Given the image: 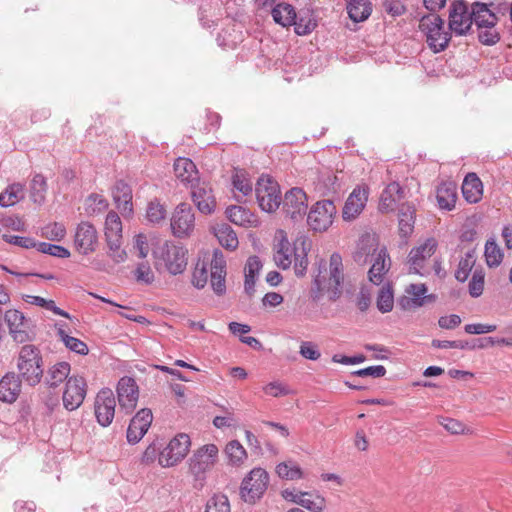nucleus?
Instances as JSON below:
<instances>
[{
	"instance_id": "57",
	"label": "nucleus",
	"mask_w": 512,
	"mask_h": 512,
	"mask_svg": "<svg viewBox=\"0 0 512 512\" xmlns=\"http://www.w3.org/2000/svg\"><path fill=\"white\" fill-rule=\"evenodd\" d=\"M266 395L272 397L286 396L291 393L289 386L281 381H272L263 387Z\"/></svg>"
},
{
	"instance_id": "10",
	"label": "nucleus",
	"mask_w": 512,
	"mask_h": 512,
	"mask_svg": "<svg viewBox=\"0 0 512 512\" xmlns=\"http://www.w3.org/2000/svg\"><path fill=\"white\" fill-rule=\"evenodd\" d=\"M191 446L190 437L180 433L172 438L159 453V465L161 467H173L181 462L189 452Z\"/></svg>"
},
{
	"instance_id": "4",
	"label": "nucleus",
	"mask_w": 512,
	"mask_h": 512,
	"mask_svg": "<svg viewBox=\"0 0 512 512\" xmlns=\"http://www.w3.org/2000/svg\"><path fill=\"white\" fill-rule=\"evenodd\" d=\"M18 376L29 386L38 385L43 378V358L40 349L32 344L23 345L16 357Z\"/></svg>"
},
{
	"instance_id": "53",
	"label": "nucleus",
	"mask_w": 512,
	"mask_h": 512,
	"mask_svg": "<svg viewBox=\"0 0 512 512\" xmlns=\"http://www.w3.org/2000/svg\"><path fill=\"white\" fill-rule=\"evenodd\" d=\"M474 263V252H467L465 257H463L459 262V266L455 272L456 279L460 282L466 281Z\"/></svg>"
},
{
	"instance_id": "32",
	"label": "nucleus",
	"mask_w": 512,
	"mask_h": 512,
	"mask_svg": "<svg viewBox=\"0 0 512 512\" xmlns=\"http://www.w3.org/2000/svg\"><path fill=\"white\" fill-rule=\"evenodd\" d=\"M436 199L439 207L452 210L457 200V187L453 182H443L437 187Z\"/></svg>"
},
{
	"instance_id": "37",
	"label": "nucleus",
	"mask_w": 512,
	"mask_h": 512,
	"mask_svg": "<svg viewBox=\"0 0 512 512\" xmlns=\"http://www.w3.org/2000/svg\"><path fill=\"white\" fill-rule=\"evenodd\" d=\"M227 218L234 224L239 226H251L256 220L250 210L242 206H230L226 209Z\"/></svg>"
},
{
	"instance_id": "8",
	"label": "nucleus",
	"mask_w": 512,
	"mask_h": 512,
	"mask_svg": "<svg viewBox=\"0 0 512 512\" xmlns=\"http://www.w3.org/2000/svg\"><path fill=\"white\" fill-rule=\"evenodd\" d=\"M195 213L190 204L179 203L173 210L170 218V228L174 237L189 238L195 229Z\"/></svg>"
},
{
	"instance_id": "15",
	"label": "nucleus",
	"mask_w": 512,
	"mask_h": 512,
	"mask_svg": "<svg viewBox=\"0 0 512 512\" xmlns=\"http://www.w3.org/2000/svg\"><path fill=\"white\" fill-rule=\"evenodd\" d=\"M99 244V235L95 226L88 222H80L74 234V245L82 255H89L96 251Z\"/></svg>"
},
{
	"instance_id": "33",
	"label": "nucleus",
	"mask_w": 512,
	"mask_h": 512,
	"mask_svg": "<svg viewBox=\"0 0 512 512\" xmlns=\"http://www.w3.org/2000/svg\"><path fill=\"white\" fill-rule=\"evenodd\" d=\"M472 17L473 23L477 25L478 29L495 26L498 21V17L488 8V4L478 1L472 5Z\"/></svg>"
},
{
	"instance_id": "3",
	"label": "nucleus",
	"mask_w": 512,
	"mask_h": 512,
	"mask_svg": "<svg viewBox=\"0 0 512 512\" xmlns=\"http://www.w3.org/2000/svg\"><path fill=\"white\" fill-rule=\"evenodd\" d=\"M156 269H166L170 274L184 272L187 266V250L172 241H159L152 250Z\"/></svg>"
},
{
	"instance_id": "16",
	"label": "nucleus",
	"mask_w": 512,
	"mask_h": 512,
	"mask_svg": "<svg viewBox=\"0 0 512 512\" xmlns=\"http://www.w3.org/2000/svg\"><path fill=\"white\" fill-rule=\"evenodd\" d=\"M116 399L109 388L101 389L95 398L94 412L97 422L103 426H109L115 416Z\"/></svg>"
},
{
	"instance_id": "41",
	"label": "nucleus",
	"mask_w": 512,
	"mask_h": 512,
	"mask_svg": "<svg viewBox=\"0 0 512 512\" xmlns=\"http://www.w3.org/2000/svg\"><path fill=\"white\" fill-rule=\"evenodd\" d=\"M105 236L106 241L122 239V222L119 215L110 211L105 219Z\"/></svg>"
},
{
	"instance_id": "23",
	"label": "nucleus",
	"mask_w": 512,
	"mask_h": 512,
	"mask_svg": "<svg viewBox=\"0 0 512 512\" xmlns=\"http://www.w3.org/2000/svg\"><path fill=\"white\" fill-rule=\"evenodd\" d=\"M226 261L223 254L216 250L210 265V282L213 291L217 295H223L226 292Z\"/></svg>"
},
{
	"instance_id": "2",
	"label": "nucleus",
	"mask_w": 512,
	"mask_h": 512,
	"mask_svg": "<svg viewBox=\"0 0 512 512\" xmlns=\"http://www.w3.org/2000/svg\"><path fill=\"white\" fill-rule=\"evenodd\" d=\"M376 250L374 240L369 237L362 238L354 253V260L358 263L365 264L368 261V256L372 255V266L368 272L369 280L375 285H380L390 268L391 261L386 248H381L377 254H375Z\"/></svg>"
},
{
	"instance_id": "22",
	"label": "nucleus",
	"mask_w": 512,
	"mask_h": 512,
	"mask_svg": "<svg viewBox=\"0 0 512 512\" xmlns=\"http://www.w3.org/2000/svg\"><path fill=\"white\" fill-rule=\"evenodd\" d=\"M153 415L150 409L144 408L131 419L127 429V441L131 444L138 443L151 426Z\"/></svg>"
},
{
	"instance_id": "44",
	"label": "nucleus",
	"mask_w": 512,
	"mask_h": 512,
	"mask_svg": "<svg viewBox=\"0 0 512 512\" xmlns=\"http://www.w3.org/2000/svg\"><path fill=\"white\" fill-rule=\"evenodd\" d=\"M339 188H340V183L338 181L337 176L330 172L322 175L319 178L318 183L316 185V190L321 195L335 194V193H337Z\"/></svg>"
},
{
	"instance_id": "56",
	"label": "nucleus",
	"mask_w": 512,
	"mask_h": 512,
	"mask_svg": "<svg viewBox=\"0 0 512 512\" xmlns=\"http://www.w3.org/2000/svg\"><path fill=\"white\" fill-rule=\"evenodd\" d=\"M484 278L485 274L481 269L473 272L469 282V294L473 298H478L482 295L484 290Z\"/></svg>"
},
{
	"instance_id": "13",
	"label": "nucleus",
	"mask_w": 512,
	"mask_h": 512,
	"mask_svg": "<svg viewBox=\"0 0 512 512\" xmlns=\"http://www.w3.org/2000/svg\"><path fill=\"white\" fill-rule=\"evenodd\" d=\"M218 447L215 444H206L197 449L189 459V471L198 479H203L204 474L217 462Z\"/></svg>"
},
{
	"instance_id": "45",
	"label": "nucleus",
	"mask_w": 512,
	"mask_h": 512,
	"mask_svg": "<svg viewBox=\"0 0 512 512\" xmlns=\"http://www.w3.org/2000/svg\"><path fill=\"white\" fill-rule=\"evenodd\" d=\"M46 191V179L41 174H36L30 184V197L32 201L36 204H42L45 200Z\"/></svg>"
},
{
	"instance_id": "17",
	"label": "nucleus",
	"mask_w": 512,
	"mask_h": 512,
	"mask_svg": "<svg viewBox=\"0 0 512 512\" xmlns=\"http://www.w3.org/2000/svg\"><path fill=\"white\" fill-rule=\"evenodd\" d=\"M4 321L6 322L9 334L17 343H25L32 339L29 330V320L25 315L17 309H9L4 314Z\"/></svg>"
},
{
	"instance_id": "49",
	"label": "nucleus",
	"mask_w": 512,
	"mask_h": 512,
	"mask_svg": "<svg viewBox=\"0 0 512 512\" xmlns=\"http://www.w3.org/2000/svg\"><path fill=\"white\" fill-rule=\"evenodd\" d=\"M108 208V201L99 194H91L85 201V211L87 215H96Z\"/></svg>"
},
{
	"instance_id": "31",
	"label": "nucleus",
	"mask_w": 512,
	"mask_h": 512,
	"mask_svg": "<svg viewBox=\"0 0 512 512\" xmlns=\"http://www.w3.org/2000/svg\"><path fill=\"white\" fill-rule=\"evenodd\" d=\"M415 208L410 204H402L398 213L399 235L402 238H409L414 231Z\"/></svg>"
},
{
	"instance_id": "34",
	"label": "nucleus",
	"mask_w": 512,
	"mask_h": 512,
	"mask_svg": "<svg viewBox=\"0 0 512 512\" xmlns=\"http://www.w3.org/2000/svg\"><path fill=\"white\" fill-rule=\"evenodd\" d=\"M70 371L71 366L68 362H57L48 369L45 376V383L49 387H57L64 380L67 381Z\"/></svg>"
},
{
	"instance_id": "61",
	"label": "nucleus",
	"mask_w": 512,
	"mask_h": 512,
	"mask_svg": "<svg viewBox=\"0 0 512 512\" xmlns=\"http://www.w3.org/2000/svg\"><path fill=\"white\" fill-rule=\"evenodd\" d=\"M137 282L151 284L154 281V273L148 263H140L134 271Z\"/></svg>"
},
{
	"instance_id": "7",
	"label": "nucleus",
	"mask_w": 512,
	"mask_h": 512,
	"mask_svg": "<svg viewBox=\"0 0 512 512\" xmlns=\"http://www.w3.org/2000/svg\"><path fill=\"white\" fill-rule=\"evenodd\" d=\"M473 25L472 8L464 0H454L448 7V27L452 34L465 36Z\"/></svg>"
},
{
	"instance_id": "39",
	"label": "nucleus",
	"mask_w": 512,
	"mask_h": 512,
	"mask_svg": "<svg viewBox=\"0 0 512 512\" xmlns=\"http://www.w3.org/2000/svg\"><path fill=\"white\" fill-rule=\"evenodd\" d=\"M294 250L289 241L285 238L281 239L277 244V249L274 254V260L278 267L288 269L292 264V256Z\"/></svg>"
},
{
	"instance_id": "26",
	"label": "nucleus",
	"mask_w": 512,
	"mask_h": 512,
	"mask_svg": "<svg viewBox=\"0 0 512 512\" xmlns=\"http://www.w3.org/2000/svg\"><path fill=\"white\" fill-rule=\"evenodd\" d=\"M174 173L178 180L191 187L199 181V172L194 162L185 157H179L174 162Z\"/></svg>"
},
{
	"instance_id": "28",
	"label": "nucleus",
	"mask_w": 512,
	"mask_h": 512,
	"mask_svg": "<svg viewBox=\"0 0 512 512\" xmlns=\"http://www.w3.org/2000/svg\"><path fill=\"white\" fill-rule=\"evenodd\" d=\"M406 292L411 295V298H405L400 301L403 309L418 308L424 305L425 299L434 300V295L426 296L427 287L425 284H411Z\"/></svg>"
},
{
	"instance_id": "50",
	"label": "nucleus",
	"mask_w": 512,
	"mask_h": 512,
	"mask_svg": "<svg viewBox=\"0 0 512 512\" xmlns=\"http://www.w3.org/2000/svg\"><path fill=\"white\" fill-rule=\"evenodd\" d=\"M41 236L50 241H61L66 236V227L59 222H53L41 228Z\"/></svg>"
},
{
	"instance_id": "35",
	"label": "nucleus",
	"mask_w": 512,
	"mask_h": 512,
	"mask_svg": "<svg viewBox=\"0 0 512 512\" xmlns=\"http://www.w3.org/2000/svg\"><path fill=\"white\" fill-rule=\"evenodd\" d=\"M232 184L235 197L238 201L249 195L253 190V184L247 173L236 169L232 176Z\"/></svg>"
},
{
	"instance_id": "18",
	"label": "nucleus",
	"mask_w": 512,
	"mask_h": 512,
	"mask_svg": "<svg viewBox=\"0 0 512 512\" xmlns=\"http://www.w3.org/2000/svg\"><path fill=\"white\" fill-rule=\"evenodd\" d=\"M116 390L120 409L131 413L136 408L139 398V388L135 379L128 376L120 378Z\"/></svg>"
},
{
	"instance_id": "42",
	"label": "nucleus",
	"mask_w": 512,
	"mask_h": 512,
	"mask_svg": "<svg viewBox=\"0 0 512 512\" xmlns=\"http://www.w3.org/2000/svg\"><path fill=\"white\" fill-rule=\"evenodd\" d=\"M23 300L28 304L42 307L46 310L52 311L56 315L71 319L70 314L57 307L54 300H47L41 296L36 295H24Z\"/></svg>"
},
{
	"instance_id": "62",
	"label": "nucleus",
	"mask_w": 512,
	"mask_h": 512,
	"mask_svg": "<svg viewBox=\"0 0 512 512\" xmlns=\"http://www.w3.org/2000/svg\"><path fill=\"white\" fill-rule=\"evenodd\" d=\"M299 354L308 360L316 361L321 357L318 346L311 341H303L300 345Z\"/></svg>"
},
{
	"instance_id": "9",
	"label": "nucleus",
	"mask_w": 512,
	"mask_h": 512,
	"mask_svg": "<svg viewBox=\"0 0 512 512\" xmlns=\"http://www.w3.org/2000/svg\"><path fill=\"white\" fill-rule=\"evenodd\" d=\"M260 208L268 213L276 211L281 204V192L277 182L268 176H261L255 187Z\"/></svg>"
},
{
	"instance_id": "58",
	"label": "nucleus",
	"mask_w": 512,
	"mask_h": 512,
	"mask_svg": "<svg viewBox=\"0 0 512 512\" xmlns=\"http://www.w3.org/2000/svg\"><path fill=\"white\" fill-rule=\"evenodd\" d=\"M2 239L12 245L24 248V249H30L35 248L36 246V240L31 237H25V236H18V235H11V234H3Z\"/></svg>"
},
{
	"instance_id": "21",
	"label": "nucleus",
	"mask_w": 512,
	"mask_h": 512,
	"mask_svg": "<svg viewBox=\"0 0 512 512\" xmlns=\"http://www.w3.org/2000/svg\"><path fill=\"white\" fill-rule=\"evenodd\" d=\"M369 196L367 185L356 186L347 198L342 211L344 220L355 219L365 208Z\"/></svg>"
},
{
	"instance_id": "1",
	"label": "nucleus",
	"mask_w": 512,
	"mask_h": 512,
	"mask_svg": "<svg viewBox=\"0 0 512 512\" xmlns=\"http://www.w3.org/2000/svg\"><path fill=\"white\" fill-rule=\"evenodd\" d=\"M344 282V265L339 253H333L328 264L321 260L318 265L317 274L314 276L311 288V298L319 301L324 295L329 300L336 301L342 294Z\"/></svg>"
},
{
	"instance_id": "51",
	"label": "nucleus",
	"mask_w": 512,
	"mask_h": 512,
	"mask_svg": "<svg viewBox=\"0 0 512 512\" xmlns=\"http://www.w3.org/2000/svg\"><path fill=\"white\" fill-rule=\"evenodd\" d=\"M225 453L234 465L242 463L247 457L246 450L237 440H232L226 445Z\"/></svg>"
},
{
	"instance_id": "30",
	"label": "nucleus",
	"mask_w": 512,
	"mask_h": 512,
	"mask_svg": "<svg viewBox=\"0 0 512 512\" xmlns=\"http://www.w3.org/2000/svg\"><path fill=\"white\" fill-rule=\"evenodd\" d=\"M346 9L349 18L355 23H360L370 17L373 5L370 0H346Z\"/></svg>"
},
{
	"instance_id": "29",
	"label": "nucleus",
	"mask_w": 512,
	"mask_h": 512,
	"mask_svg": "<svg viewBox=\"0 0 512 512\" xmlns=\"http://www.w3.org/2000/svg\"><path fill=\"white\" fill-rule=\"evenodd\" d=\"M462 194L469 203H477L483 195V185L480 178L475 173H469L465 176L462 183Z\"/></svg>"
},
{
	"instance_id": "54",
	"label": "nucleus",
	"mask_w": 512,
	"mask_h": 512,
	"mask_svg": "<svg viewBox=\"0 0 512 512\" xmlns=\"http://www.w3.org/2000/svg\"><path fill=\"white\" fill-rule=\"evenodd\" d=\"M394 296L389 287H383L377 297V308L382 313H388L393 309Z\"/></svg>"
},
{
	"instance_id": "46",
	"label": "nucleus",
	"mask_w": 512,
	"mask_h": 512,
	"mask_svg": "<svg viewBox=\"0 0 512 512\" xmlns=\"http://www.w3.org/2000/svg\"><path fill=\"white\" fill-rule=\"evenodd\" d=\"M486 263L489 267H498L503 260V251L494 239L488 240L484 251Z\"/></svg>"
},
{
	"instance_id": "11",
	"label": "nucleus",
	"mask_w": 512,
	"mask_h": 512,
	"mask_svg": "<svg viewBox=\"0 0 512 512\" xmlns=\"http://www.w3.org/2000/svg\"><path fill=\"white\" fill-rule=\"evenodd\" d=\"M337 208L330 199L316 202L307 216L309 227L315 232H324L333 224Z\"/></svg>"
},
{
	"instance_id": "20",
	"label": "nucleus",
	"mask_w": 512,
	"mask_h": 512,
	"mask_svg": "<svg viewBox=\"0 0 512 512\" xmlns=\"http://www.w3.org/2000/svg\"><path fill=\"white\" fill-rule=\"evenodd\" d=\"M191 198L199 212L205 215L212 214L216 209V199L211 187L199 181L191 187Z\"/></svg>"
},
{
	"instance_id": "27",
	"label": "nucleus",
	"mask_w": 512,
	"mask_h": 512,
	"mask_svg": "<svg viewBox=\"0 0 512 512\" xmlns=\"http://www.w3.org/2000/svg\"><path fill=\"white\" fill-rule=\"evenodd\" d=\"M403 189L397 182H392L382 191L379 201V210L387 213L395 210L397 203L403 198Z\"/></svg>"
},
{
	"instance_id": "48",
	"label": "nucleus",
	"mask_w": 512,
	"mask_h": 512,
	"mask_svg": "<svg viewBox=\"0 0 512 512\" xmlns=\"http://www.w3.org/2000/svg\"><path fill=\"white\" fill-rule=\"evenodd\" d=\"M166 208L159 200H151L146 208V219L152 224H159L166 218Z\"/></svg>"
},
{
	"instance_id": "24",
	"label": "nucleus",
	"mask_w": 512,
	"mask_h": 512,
	"mask_svg": "<svg viewBox=\"0 0 512 512\" xmlns=\"http://www.w3.org/2000/svg\"><path fill=\"white\" fill-rule=\"evenodd\" d=\"M113 200L122 216L130 217L133 214L132 190L124 181H117L112 190Z\"/></svg>"
},
{
	"instance_id": "52",
	"label": "nucleus",
	"mask_w": 512,
	"mask_h": 512,
	"mask_svg": "<svg viewBox=\"0 0 512 512\" xmlns=\"http://www.w3.org/2000/svg\"><path fill=\"white\" fill-rule=\"evenodd\" d=\"M35 249L41 253L48 254L57 258L70 257V251L67 248L56 244L36 242Z\"/></svg>"
},
{
	"instance_id": "40",
	"label": "nucleus",
	"mask_w": 512,
	"mask_h": 512,
	"mask_svg": "<svg viewBox=\"0 0 512 512\" xmlns=\"http://www.w3.org/2000/svg\"><path fill=\"white\" fill-rule=\"evenodd\" d=\"M25 196L24 186L20 183L9 185L4 192L0 194V206L10 207L18 203Z\"/></svg>"
},
{
	"instance_id": "14",
	"label": "nucleus",
	"mask_w": 512,
	"mask_h": 512,
	"mask_svg": "<svg viewBox=\"0 0 512 512\" xmlns=\"http://www.w3.org/2000/svg\"><path fill=\"white\" fill-rule=\"evenodd\" d=\"M87 393V383L82 376H71L67 379L62 395L63 406L68 411L79 408Z\"/></svg>"
},
{
	"instance_id": "36",
	"label": "nucleus",
	"mask_w": 512,
	"mask_h": 512,
	"mask_svg": "<svg viewBox=\"0 0 512 512\" xmlns=\"http://www.w3.org/2000/svg\"><path fill=\"white\" fill-rule=\"evenodd\" d=\"M271 14L273 20L283 27L291 26L297 18L295 8L285 2L277 4L272 9Z\"/></svg>"
},
{
	"instance_id": "6",
	"label": "nucleus",
	"mask_w": 512,
	"mask_h": 512,
	"mask_svg": "<svg viewBox=\"0 0 512 512\" xmlns=\"http://www.w3.org/2000/svg\"><path fill=\"white\" fill-rule=\"evenodd\" d=\"M269 484V475L263 468L252 469L243 479L240 487V496L246 502L253 504L266 492Z\"/></svg>"
},
{
	"instance_id": "19",
	"label": "nucleus",
	"mask_w": 512,
	"mask_h": 512,
	"mask_svg": "<svg viewBox=\"0 0 512 512\" xmlns=\"http://www.w3.org/2000/svg\"><path fill=\"white\" fill-rule=\"evenodd\" d=\"M307 208V195L301 188L295 187L285 193L283 210L291 219H302L307 212Z\"/></svg>"
},
{
	"instance_id": "43",
	"label": "nucleus",
	"mask_w": 512,
	"mask_h": 512,
	"mask_svg": "<svg viewBox=\"0 0 512 512\" xmlns=\"http://www.w3.org/2000/svg\"><path fill=\"white\" fill-rule=\"evenodd\" d=\"M276 473L281 479L299 480L303 478L301 467L292 460L281 462L276 466Z\"/></svg>"
},
{
	"instance_id": "5",
	"label": "nucleus",
	"mask_w": 512,
	"mask_h": 512,
	"mask_svg": "<svg viewBox=\"0 0 512 512\" xmlns=\"http://www.w3.org/2000/svg\"><path fill=\"white\" fill-rule=\"evenodd\" d=\"M419 30L426 38L428 47L434 52L444 51L451 40L452 32L445 28L444 20L437 14L425 15L420 19Z\"/></svg>"
},
{
	"instance_id": "64",
	"label": "nucleus",
	"mask_w": 512,
	"mask_h": 512,
	"mask_svg": "<svg viewBox=\"0 0 512 512\" xmlns=\"http://www.w3.org/2000/svg\"><path fill=\"white\" fill-rule=\"evenodd\" d=\"M62 341L68 349L76 352L77 354L86 355L89 351L88 346L78 338L65 335V338H63Z\"/></svg>"
},
{
	"instance_id": "60",
	"label": "nucleus",
	"mask_w": 512,
	"mask_h": 512,
	"mask_svg": "<svg viewBox=\"0 0 512 512\" xmlns=\"http://www.w3.org/2000/svg\"><path fill=\"white\" fill-rule=\"evenodd\" d=\"M208 280V270L204 263H197L192 275V284L202 289L205 287Z\"/></svg>"
},
{
	"instance_id": "59",
	"label": "nucleus",
	"mask_w": 512,
	"mask_h": 512,
	"mask_svg": "<svg viewBox=\"0 0 512 512\" xmlns=\"http://www.w3.org/2000/svg\"><path fill=\"white\" fill-rule=\"evenodd\" d=\"M478 30L479 41L484 45H494L500 40V35L495 26H485L483 29Z\"/></svg>"
},
{
	"instance_id": "38",
	"label": "nucleus",
	"mask_w": 512,
	"mask_h": 512,
	"mask_svg": "<svg viewBox=\"0 0 512 512\" xmlns=\"http://www.w3.org/2000/svg\"><path fill=\"white\" fill-rule=\"evenodd\" d=\"M214 234L220 245L226 249L234 250L239 242L236 233L228 224H220L214 228Z\"/></svg>"
},
{
	"instance_id": "25",
	"label": "nucleus",
	"mask_w": 512,
	"mask_h": 512,
	"mask_svg": "<svg viewBox=\"0 0 512 512\" xmlns=\"http://www.w3.org/2000/svg\"><path fill=\"white\" fill-rule=\"evenodd\" d=\"M22 381L14 372L6 373L0 380V401L14 403L20 395Z\"/></svg>"
},
{
	"instance_id": "47",
	"label": "nucleus",
	"mask_w": 512,
	"mask_h": 512,
	"mask_svg": "<svg viewBox=\"0 0 512 512\" xmlns=\"http://www.w3.org/2000/svg\"><path fill=\"white\" fill-rule=\"evenodd\" d=\"M299 506L310 512H322L326 508V499L318 493L305 492Z\"/></svg>"
},
{
	"instance_id": "63",
	"label": "nucleus",
	"mask_w": 512,
	"mask_h": 512,
	"mask_svg": "<svg viewBox=\"0 0 512 512\" xmlns=\"http://www.w3.org/2000/svg\"><path fill=\"white\" fill-rule=\"evenodd\" d=\"M109 247V256L115 263L124 262L126 259V252L121 249V239L107 241Z\"/></svg>"
},
{
	"instance_id": "55",
	"label": "nucleus",
	"mask_w": 512,
	"mask_h": 512,
	"mask_svg": "<svg viewBox=\"0 0 512 512\" xmlns=\"http://www.w3.org/2000/svg\"><path fill=\"white\" fill-rule=\"evenodd\" d=\"M205 512H230V503L223 494L214 495L208 500Z\"/></svg>"
},
{
	"instance_id": "12",
	"label": "nucleus",
	"mask_w": 512,
	"mask_h": 512,
	"mask_svg": "<svg viewBox=\"0 0 512 512\" xmlns=\"http://www.w3.org/2000/svg\"><path fill=\"white\" fill-rule=\"evenodd\" d=\"M437 247L438 241L435 238L430 237L412 248L408 255L409 272L421 276L427 275V261L436 252Z\"/></svg>"
}]
</instances>
